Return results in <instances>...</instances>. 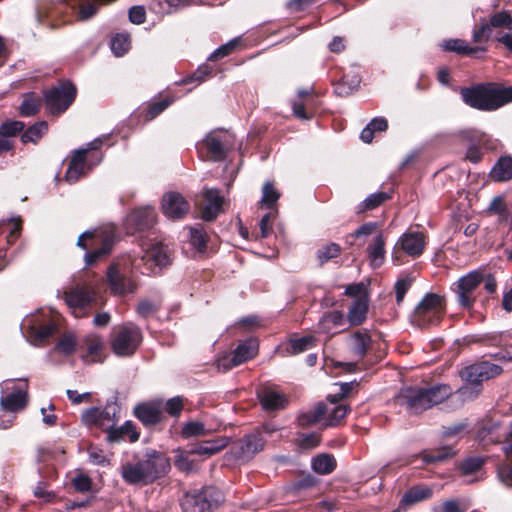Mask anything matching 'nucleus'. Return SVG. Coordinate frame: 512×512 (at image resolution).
I'll list each match as a JSON object with an SVG mask.
<instances>
[{"instance_id":"51","label":"nucleus","mask_w":512,"mask_h":512,"mask_svg":"<svg viewBox=\"0 0 512 512\" xmlns=\"http://www.w3.org/2000/svg\"><path fill=\"white\" fill-rule=\"evenodd\" d=\"M390 198V195L386 192H376L370 194L368 197L364 199L362 202V210H372L378 206H380L382 203H384L386 200Z\"/></svg>"},{"instance_id":"58","label":"nucleus","mask_w":512,"mask_h":512,"mask_svg":"<svg viewBox=\"0 0 512 512\" xmlns=\"http://www.w3.org/2000/svg\"><path fill=\"white\" fill-rule=\"evenodd\" d=\"M345 294L355 299H369L367 286L363 282L348 285L345 289Z\"/></svg>"},{"instance_id":"28","label":"nucleus","mask_w":512,"mask_h":512,"mask_svg":"<svg viewBox=\"0 0 512 512\" xmlns=\"http://www.w3.org/2000/svg\"><path fill=\"white\" fill-rule=\"evenodd\" d=\"M139 436L140 434L136 430L135 425L131 421H126L122 426H113L107 433V440L111 443H118L125 440L136 442Z\"/></svg>"},{"instance_id":"10","label":"nucleus","mask_w":512,"mask_h":512,"mask_svg":"<svg viewBox=\"0 0 512 512\" xmlns=\"http://www.w3.org/2000/svg\"><path fill=\"white\" fill-rule=\"evenodd\" d=\"M223 501V493L216 487L208 486L197 493L187 494L183 506L185 509L192 507V512H211Z\"/></svg>"},{"instance_id":"25","label":"nucleus","mask_w":512,"mask_h":512,"mask_svg":"<svg viewBox=\"0 0 512 512\" xmlns=\"http://www.w3.org/2000/svg\"><path fill=\"white\" fill-rule=\"evenodd\" d=\"M204 198L206 204L202 210V218L206 221L213 220L221 210L223 204V197L217 189H206L204 191Z\"/></svg>"},{"instance_id":"47","label":"nucleus","mask_w":512,"mask_h":512,"mask_svg":"<svg viewBox=\"0 0 512 512\" xmlns=\"http://www.w3.org/2000/svg\"><path fill=\"white\" fill-rule=\"evenodd\" d=\"M189 237L191 245L198 253H204L206 251L207 236L202 227H190Z\"/></svg>"},{"instance_id":"54","label":"nucleus","mask_w":512,"mask_h":512,"mask_svg":"<svg viewBox=\"0 0 512 512\" xmlns=\"http://www.w3.org/2000/svg\"><path fill=\"white\" fill-rule=\"evenodd\" d=\"M25 124L22 121H8L0 125V136L11 137L23 131Z\"/></svg>"},{"instance_id":"41","label":"nucleus","mask_w":512,"mask_h":512,"mask_svg":"<svg viewBox=\"0 0 512 512\" xmlns=\"http://www.w3.org/2000/svg\"><path fill=\"white\" fill-rule=\"evenodd\" d=\"M216 430H217V428L207 426L203 422L189 421L183 425L182 430H181V435L184 438H191V437L205 436V435H208Z\"/></svg>"},{"instance_id":"22","label":"nucleus","mask_w":512,"mask_h":512,"mask_svg":"<svg viewBox=\"0 0 512 512\" xmlns=\"http://www.w3.org/2000/svg\"><path fill=\"white\" fill-rule=\"evenodd\" d=\"M156 219L155 209L151 206L140 207L133 210L126 218V225L130 230H143L151 227Z\"/></svg>"},{"instance_id":"55","label":"nucleus","mask_w":512,"mask_h":512,"mask_svg":"<svg viewBox=\"0 0 512 512\" xmlns=\"http://www.w3.org/2000/svg\"><path fill=\"white\" fill-rule=\"evenodd\" d=\"M497 476L506 487H512V463L504 462L498 465Z\"/></svg>"},{"instance_id":"6","label":"nucleus","mask_w":512,"mask_h":512,"mask_svg":"<svg viewBox=\"0 0 512 512\" xmlns=\"http://www.w3.org/2000/svg\"><path fill=\"white\" fill-rule=\"evenodd\" d=\"M117 242V235L113 226L97 228L83 232L77 241L85 253L84 256H105L109 254Z\"/></svg>"},{"instance_id":"18","label":"nucleus","mask_w":512,"mask_h":512,"mask_svg":"<svg viewBox=\"0 0 512 512\" xmlns=\"http://www.w3.org/2000/svg\"><path fill=\"white\" fill-rule=\"evenodd\" d=\"M230 145V135L228 133L212 132L203 139L200 149H205L211 160L222 161L226 157Z\"/></svg>"},{"instance_id":"1","label":"nucleus","mask_w":512,"mask_h":512,"mask_svg":"<svg viewBox=\"0 0 512 512\" xmlns=\"http://www.w3.org/2000/svg\"><path fill=\"white\" fill-rule=\"evenodd\" d=\"M170 469V460L164 453L149 449L143 458L123 464L121 476L128 484L148 485L164 477Z\"/></svg>"},{"instance_id":"36","label":"nucleus","mask_w":512,"mask_h":512,"mask_svg":"<svg viewBox=\"0 0 512 512\" xmlns=\"http://www.w3.org/2000/svg\"><path fill=\"white\" fill-rule=\"evenodd\" d=\"M260 402L265 410H278L285 407L287 400L282 393L267 389L260 395Z\"/></svg>"},{"instance_id":"40","label":"nucleus","mask_w":512,"mask_h":512,"mask_svg":"<svg viewBox=\"0 0 512 512\" xmlns=\"http://www.w3.org/2000/svg\"><path fill=\"white\" fill-rule=\"evenodd\" d=\"M326 412V405L318 403L313 409L303 412L298 416V424L301 427H309L320 422Z\"/></svg>"},{"instance_id":"59","label":"nucleus","mask_w":512,"mask_h":512,"mask_svg":"<svg viewBox=\"0 0 512 512\" xmlns=\"http://www.w3.org/2000/svg\"><path fill=\"white\" fill-rule=\"evenodd\" d=\"M159 310V305L148 300H141L136 308L137 314L142 318H147Z\"/></svg>"},{"instance_id":"29","label":"nucleus","mask_w":512,"mask_h":512,"mask_svg":"<svg viewBox=\"0 0 512 512\" xmlns=\"http://www.w3.org/2000/svg\"><path fill=\"white\" fill-rule=\"evenodd\" d=\"M329 400V405H326V426H335L337 425L348 413L350 410L349 407L345 404L339 403L340 400L332 397L331 395L327 398Z\"/></svg>"},{"instance_id":"19","label":"nucleus","mask_w":512,"mask_h":512,"mask_svg":"<svg viewBox=\"0 0 512 512\" xmlns=\"http://www.w3.org/2000/svg\"><path fill=\"white\" fill-rule=\"evenodd\" d=\"M107 282L111 293L114 295H125L134 293L137 289L132 277L121 271L118 264H112L107 270Z\"/></svg>"},{"instance_id":"13","label":"nucleus","mask_w":512,"mask_h":512,"mask_svg":"<svg viewBox=\"0 0 512 512\" xmlns=\"http://www.w3.org/2000/svg\"><path fill=\"white\" fill-rule=\"evenodd\" d=\"M484 280V273L480 270H474L461 277L454 285V291L459 305L470 309L476 300L475 291Z\"/></svg>"},{"instance_id":"45","label":"nucleus","mask_w":512,"mask_h":512,"mask_svg":"<svg viewBox=\"0 0 512 512\" xmlns=\"http://www.w3.org/2000/svg\"><path fill=\"white\" fill-rule=\"evenodd\" d=\"M41 98L35 94H26L19 107V112L24 117L35 115L41 108Z\"/></svg>"},{"instance_id":"48","label":"nucleus","mask_w":512,"mask_h":512,"mask_svg":"<svg viewBox=\"0 0 512 512\" xmlns=\"http://www.w3.org/2000/svg\"><path fill=\"white\" fill-rule=\"evenodd\" d=\"M130 48V37L126 33L116 34L111 40V50L117 57L123 56Z\"/></svg>"},{"instance_id":"11","label":"nucleus","mask_w":512,"mask_h":512,"mask_svg":"<svg viewBox=\"0 0 512 512\" xmlns=\"http://www.w3.org/2000/svg\"><path fill=\"white\" fill-rule=\"evenodd\" d=\"M76 88L70 82L61 83L45 91L44 100L52 114L64 112L74 101Z\"/></svg>"},{"instance_id":"39","label":"nucleus","mask_w":512,"mask_h":512,"mask_svg":"<svg viewBox=\"0 0 512 512\" xmlns=\"http://www.w3.org/2000/svg\"><path fill=\"white\" fill-rule=\"evenodd\" d=\"M369 299H355L348 311V322L350 325H360L366 319Z\"/></svg>"},{"instance_id":"2","label":"nucleus","mask_w":512,"mask_h":512,"mask_svg":"<svg viewBox=\"0 0 512 512\" xmlns=\"http://www.w3.org/2000/svg\"><path fill=\"white\" fill-rule=\"evenodd\" d=\"M452 393L448 385H436L429 388L405 387L395 400L411 414H418L447 399Z\"/></svg>"},{"instance_id":"3","label":"nucleus","mask_w":512,"mask_h":512,"mask_svg":"<svg viewBox=\"0 0 512 512\" xmlns=\"http://www.w3.org/2000/svg\"><path fill=\"white\" fill-rule=\"evenodd\" d=\"M460 94L466 105L481 111H494L512 102V86L499 88L493 84H479L461 88Z\"/></svg>"},{"instance_id":"20","label":"nucleus","mask_w":512,"mask_h":512,"mask_svg":"<svg viewBox=\"0 0 512 512\" xmlns=\"http://www.w3.org/2000/svg\"><path fill=\"white\" fill-rule=\"evenodd\" d=\"M426 246L425 235L419 231L409 230L396 242L397 252H404L409 256H418L424 252Z\"/></svg>"},{"instance_id":"16","label":"nucleus","mask_w":512,"mask_h":512,"mask_svg":"<svg viewBox=\"0 0 512 512\" xmlns=\"http://www.w3.org/2000/svg\"><path fill=\"white\" fill-rule=\"evenodd\" d=\"M257 350L258 344L255 340H245L240 343L231 354H227L219 358L217 361V368L219 371H229L232 368L252 359L257 354Z\"/></svg>"},{"instance_id":"50","label":"nucleus","mask_w":512,"mask_h":512,"mask_svg":"<svg viewBox=\"0 0 512 512\" xmlns=\"http://www.w3.org/2000/svg\"><path fill=\"white\" fill-rule=\"evenodd\" d=\"M280 198V193L274 188L271 182H266L262 188V198L261 204L271 208L278 199Z\"/></svg>"},{"instance_id":"27","label":"nucleus","mask_w":512,"mask_h":512,"mask_svg":"<svg viewBox=\"0 0 512 512\" xmlns=\"http://www.w3.org/2000/svg\"><path fill=\"white\" fill-rule=\"evenodd\" d=\"M134 413L144 425H154L161 420V404L157 402L143 403L135 407Z\"/></svg>"},{"instance_id":"57","label":"nucleus","mask_w":512,"mask_h":512,"mask_svg":"<svg viewBox=\"0 0 512 512\" xmlns=\"http://www.w3.org/2000/svg\"><path fill=\"white\" fill-rule=\"evenodd\" d=\"M412 281L413 279L411 277L404 276L399 278L395 283L396 301L398 304H400L403 301L406 292L412 285Z\"/></svg>"},{"instance_id":"17","label":"nucleus","mask_w":512,"mask_h":512,"mask_svg":"<svg viewBox=\"0 0 512 512\" xmlns=\"http://www.w3.org/2000/svg\"><path fill=\"white\" fill-rule=\"evenodd\" d=\"M65 302L72 310L75 317L87 315V309L96 299V293L86 286H75L64 293Z\"/></svg>"},{"instance_id":"15","label":"nucleus","mask_w":512,"mask_h":512,"mask_svg":"<svg viewBox=\"0 0 512 512\" xmlns=\"http://www.w3.org/2000/svg\"><path fill=\"white\" fill-rule=\"evenodd\" d=\"M119 407L115 403L106 405L103 409L92 407L85 410L82 420L88 425L101 428L106 434L118 421Z\"/></svg>"},{"instance_id":"34","label":"nucleus","mask_w":512,"mask_h":512,"mask_svg":"<svg viewBox=\"0 0 512 512\" xmlns=\"http://www.w3.org/2000/svg\"><path fill=\"white\" fill-rule=\"evenodd\" d=\"M228 444V440L226 438H218L210 441H204L189 449L190 454L195 455H203L205 457H210L223 448H225Z\"/></svg>"},{"instance_id":"8","label":"nucleus","mask_w":512,"mask_h":512,"mask_svg":"<svg viewBox=\"0 0 512 512\" xmlns=\"http://www.w3.org/2000/svg\"><path fill=\"white\" fill-rule=\"evenodd\" d=\"M0 406L5 412L17 413L22 411L28 402V382L8 379L1 383Z\"/></svg>"},{"instance_id":"32","label":"nucleus","mask_w":512,"mask_h":512,"mask_svg":"<svg viewBox=\"0 0 512 512\" xmlns=\"http://www.w3.org/2000/svg\"><path fill=\"white\" fill-rule=\"evenodd\" d=\"M441 47L446 51H452L459 55H474L478 52H486L485 46H470L465 40L462 39H448L444 40Z\"/></svg>"},{"instance_id":"43","label":"nucleus","mask_w":512,"mask_h":512,"mask_svg":"<svg viewBox=\"0 0 512 512\" xmlns=\"http://www.w3.org/2000/svg\"><path fill=\"white\" fill-rule=\"evenodd\" d=\"M191 0H155L152 4L153 10L160 14H170L178 8L187 7Z\"/></svg>"},{"instance_id":"56","label":"nucleus","mask_w":512,"mask_h":512,"mask_svg":"<svg viewBox=\"0 0 512 512\" xmlns=\"http://www.w3.org/2000/svg\"><path fill=\"white\" fill-rule=\"evenodd\" d=\"M189 455H191L189 453V450L188 451H178L176 456H175V460H174V464L175 466L181 470V471H184V472H190L193 470V461L190 460L189 458Z\"/></svg>"},{"instance_id":"24","label":"nucleus","mask_w":512,"mask_h":512,"mask_svg":"<svg viewBox=\"0 0 512 512\" xmlns=\"http://www.w3.org/2000/svg\"><path fill=\"white\" fill-rule=\"evenodd\" d=\"M346 319L341 311L325 313L318 323V330L321 333L335 335L345 329Z\"/></svg>"},{"instance_id":"5","label":"nucleus","mask_w":512,"mask_h":512,"mask_svg":"<svg viewBox=\"0 0 512 512\" xmlns=\"http://www.w3.org/2000/svg\"><path fill=\"white\" fill-rule=\"evenodd\" d=\"M22 335L32 345L38 346L49 339L57 330V323L51 309L41 308L26 316L21 323Z\"/></svg>"},{"instance_id":"42","label":"nucleus","mask_w":512,"mask_h":512,"mask_svg":"<svg viewBox=\"0 0 512 512\" xmlns=\"http://www.w3.org/2000/svg\"><path fill=\"white\" fill-rule=\"evenodd\" d=\"M335 468L336 460L330 454H320L312 459V469L318 474H330Z\"/></svg>"},{"instance_id":"21","label":"nucleus","mask_w":512,"mask_h":512,"mask_svg":"<svg viewBox=\"0 0 512 512\" xmlns=\"http://www.w3.org/2000/svg\"><path fill=\"white\" fill-rule=\"evenodd\" d=\"M162 211L171 219L183 218L190 209L189 203L177 192H168L162 198Z\"/></svg>"},{"instance_id":"60","label":"nucleus","mask_w":512,"mask_h":512,"mask_svg":"<svg viewBox=\"0 0 512 512\" xmlns=\"http://www.w3.org/2000/svg\"><path fill=\"white\" fill-rule=\"evenodd\" d=\"M172 103V100L165 98L160 101L154 102L151 105H149L146 119L152 120L156 116H158L160 113H162L170 104Z\"/></svg>"},{"instance_id":"35","label":"nucleus","mask_w":512,"mask_h":512,"mask_svg":"<svg viewBox=\"0 0 512 512\" xmlns=\"http://www.w3.org/2000/svg\"><path fill=\"white\" fill-rule=\"evenodd\" d=\"M314 337L307 335L296 339H290L288 343L281 348L284 356L296 355L313 347Z\"/></svg>"},{"instance_id":"12","label":"nucleus","mask_w":512,"mask_h":512,"mask_svg":"<svg viewBox=\"0 0 512 512\" xmlns=\"http://www.w3.org/2000/svg\"><path fill=\"white\" fill-rule=\"evenodd\" d=\"M103 144L102 138H96L89 142L85 148L75 150L71 157L67 171L65 173V180L72 184L77 182L80 177L85 175L91 169V164L87 163L86 155L89 151L97 150Z\"/></svg>"},{"instance_id":"14","label":"nucleus","mask_w":512,"mask_h":512,"mask_svg":"<svg viewBox=\"0 0 512 512\" xmlns=\"http://www.w3.org/2000/svg\"><path fill=\"white\" fill-rule=\"evenodd\" d=\"M512 23V15L508 10H501L492 14L488 21L482 20L480 25H476L472 31V40L476 44L488 42L492 35V29L508 28Z\"/></svg>"},{"instance_id":"64","label":"nucleus","mask_w":512,"mask_h":512,"mask_svg":"<svg viewBox=\"0 0 512 512\" xmlns=\"http://www.w3.org/2000/svg\"><path fill=\"white\" fill-rule=\"evenodd\" d=\"M320 438L316 433L300 434L298 439V445L303 449H312L319 444Z\"/></svg>"},{"instance_id":"31","label":"nucleus","mask_w":512,"mask_h":512,"mask_svg":"<svg viewBox=\"0 0 512 512\" xmlns=\"http://www.w3.org/2000/svg\"><path fill=\"white\" fill-rule=\"evenodd\" d=\"M351 352L358 358H363L371 346V337L366 331H356L348 339Z\"/></svg>"},{"instance_id":"62","label":"nucleus","mask_w":512,"mask_h":512,"mask_svg":"<svg viewBox=\"0 0 512 512\" xmlns=\"http://www.w3.org/2000/svg\"><path fill=\"white\" fill-rule=\"evenodd\" d=\"M211 73H212V68L207 64H203V65L199 66L197 68V70L192 75H190L189 77L184 79L183 82L186 84L192 83L193 81H197L198 83H201Z\"/></svg>"},{"instance_id":"38","label":"nucleus","mask_w":512,"mask_h":512,"mask_svg":"<svg viewBox=\"0 0 512 512\" xmlns=\"http://www.w3.org/2000/svg\"><path fill=\"white\" fill-rule=\"evenodd\" d=\"M316 103L317 98L314 95L305 97L302 101H292L293 113L297 118L301 120L311 119Z\"/></svg>"},{"instance_id":"4","label":"nucleus","mask_w":512,"mask_h":512,"mask_svg":"<svg viewBox=\"0 0 512 512\" xmlns=\"http://www.w3.org/2000/svg\"><path fill=\"white\" fill-rule=\"evenodd\" d=\"M503 372V368L488 361H481L464 367L460 377L465 382L457 393L463 400L476 398L482 389V382L490 380Z\"/></svg>"},{"instance_id":"52","label":"nucleus","mask_w":512,"mask_h":512,"mask_svg":"<svg viewBox=\"0 0 512 512\" xmlns=\"http://www.w3.org/2000/svg\"><path fill=\"white\" fill-rule=\"evenodd\" d=\"M453 455L452 449L444 447L440 450L430 452V453H423L422 459L424 463H437V462H443L449 457Z\"/></svg>"},{"instance_id":"33","label":"nucleus","mask_w":512,"mask_h":512,"mask_svg":"<svg viewBox=\"0 0 512 512\" xmlns=\"http://www.w3.org/2000/svg\"><path fill=\"white\" fill-rule=\"evenodd\" d=\"M380 234L379 225L377 222H367L359 226L353 233L348 236V241L351 244L362 246L366 243L368 237H376Z\"/></svg>"},{"instance_id":"7","label":"nucleus","mask_w":512,"mask_h":512,"mask_svg":"<svg viewBox=\"0 0 512 512\" xmlns=\"http://www.w3.org/2000/svg\"><path fill=\"white\" fill-rule=\"evenodd\" d=\"M445 306L443 296L427 293L415 308L412 321L419 327L437 325L445 314Z\"/></svg>"},{"instance_id":"63","label":"nucleus","mask_w":512,"mask_h":512,"mask_svg":"<svg viewBox=\"0 0 512 512\" xmlns=\"http://www.w3.org/2000/svg\"><path fill=\"white\" fill-rule=\"evenodd\" d=\"M359 79L354 78L352 80V84H348L346 77H343L336 85H335V93L339 96H346L350 94L355 87L359 84Z\"/></svg>"},{"instance_id":"30","label":"nucleus","mask_w":512,"mask_h":512,"mask_svg":"<svg viewBox=\"0 0 512 512\" xmlns=\"http://www.w3.org/2000/svg\"><path fill=\"white\" fill-rule=\"evenodd\" d=\"M433 491L426 486H414L407 490L402 496L399 508L406 509L407 507L431 498Z\"/></svg>"},{"instance_id":"61","label":"nucleus","mask_w":512,"mask_h":512,"mask_svg":"<svg viewBox=\"0 0 512 512\" xmlns=\"http://www.w3.org/2000/svg\"><path fill=\"white\" fill-rule=\"evenodd\" d=\"M183 399L180 396L170 398L165 403L166 412L172 417H179L183 410Z\"/></svg>"},{"instance_id":"26","label":"nucleus","mask_w":512,"mask_h":512,"mask_svg":"<svg viewBox=\"0 0 512 512\" xmlns=\"http://www.w3.org/2000/svg\"><path fill=\"white\" fill-rule=\"evenodd\" d=\"M171 264L170 258H134L131 265L140 270L141 274L158 275L163 267Z\"/></svg>"},{"instance_id":"53","label":"nucleus","mask_w":512,"mask_h":512,"mask_svg":"<svg viewBox=\"0 0 512 512\" xmlns=\"http://www.w3.org/2000/svg\"><path fill=\"white\" fill-rule=\"evenodd\" d=\"M239 43L238 38H234L231 41L227 42L226 44L218 47L214 52L210 54L208 57L209 61H216L218 59H221L227 55H229L233 49L236 47V45Z\"/></svg>"},{"instance_id":"23","label":"nucleus","mask_w":512,"mask_h":512,"mask_svg":"<svg viewBox=\"0 0 512 512\" xmlns=\"http://www.w3.org/2000/svg\"><path fill=\"white\" fill-rule=\"evenodd\" d=\"M266 439L260 430H256L251 434L245 435L239 441V457L243 459H250L255 454L264 449Z\"/></svg>"},{"instance_id":"49","label":"nucleus","mask_w":512,"mask_h":512,"mask_svg":"<svg viewBox=\"0 0 512 512\" xmlns=\"http://www.w3.org/2000/svg\"><path fill=\"white\" fill-rule=\"evenodd\" d=\"M87 355L85 358L91 361H99L103 344L99 337L92 335L85 339Z\"/></svg>"},{"instance_id":"46","label":"nucleus","mask_w":512,"mask_h":512,"mask_svg":"<svg viewBox=\"0 0 512 512\" xmlns=\"http://www.w3.org/2000/svg\"><path fill=\"white\" fill-rule=\"evenodd\" d=\"M77 346L76 336L72 332L65 333L55 345V350L68 356L75 352Z\"/></svg>"},{"instance_id":"44","label":"nucleus","mask_w":512,"mask_h":512,"mask_svg":"<svg viewBox=\"0 0 512 512\" xmlns=\"http://www.w3.org/2000/svg\"><path fill=\"white\" fill-rule=\"evenodd\" d=\"M48 131V124L46 121H40L24 131L21 136L23 143H37Z\"/></svg>"},{"instance_id":"9","label":"nucleus","mask_w":512,"mask_h":512,"mask_svg":"<svg viewBox=\"0 0 512 512\" xmlns=\"http://www.w3.org/2000/svg\"><path fill=\"white\" fill-rule=\"evenodd\" d=\"M142 340L140 329L133 323H125L115 330L111 346L118 356H130Z\"/></svg>"},{"instance_id":"37","label":"nucleus","mask_w":512,"mask_h":512,"mask_svg":"<svg viewBox=\"0 0 512 512\" xmlns=\"http://www.w3.org/2000/svg\"><path fill=\"white\" fill-rule=\"evenodd\" d=\"M490 177L495 181H507L512 179V157H501L493 166Z\"/></svg>"}]
</instances>
